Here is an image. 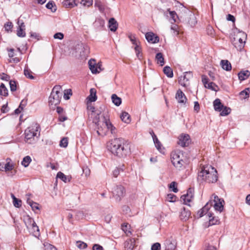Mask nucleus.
Segmentation results:
<instances>
[{
    "label": "nucleus",
    "instance_id": "nucleus-1",
    "mask_svg": "<svg viewBox=\"0 0 250 250\" xmlns=\"http://www.w3.org/2000/svg\"><path fill=\"white\" fill-rule=\"evenodd\" d=\"M107 148L113 155L124 158L131 153L130 142L123 138H116L107 143Z\"/></svg>",
    "mask_w": 250,
    "mask_h": 250
},
{
    "label": "nucleus",
    "instance_id": "nucleus-2",
    "mask_svg": "<svg viewBox=\"0 0 250 250\" xmlns=\"http://www.w3.org/2000/svg\"><path fill=\"white\" fill-rule=\"evenodd\" d=\"M197 179L202 183H215L218 180L217 171L210 165L203 166L198 172Z\"/></svg>",
    "mask_w": 250,
    "mask_h": 250
},
{
    "label": "nucleus",
    "instance_id": "nucleus-3",
    "mask_svg": "<svg viewBox=\"0 0 250 250\" xmlns=\"http://www.w3.org/2000/svg\"><path fill=\"white\" fill-rule=\"evenodd\" d=\"M40 126L36 123H33L24 131V141L28 144H34L39 140L40 135Z\"/></svg>",
    "mask_w": 250,
    "mask_h": 250
},
{
    "label": "nucleus",
    "instance_id": "nucleus-4",
    "mask_svg": "<svg viewBox=\"0 0 250 250\" xmlns=\"http://www.w3.org/2000/svg\"><path fill=\"white\" fill-rule=\"evenodd\" d=\"M62 92L61 85H56L54 86L49 97L48 103L50 108L54 109L55 106L60 103L62 95Z\"/></svg>",
    "mask_w": 250,
    "mask_h": 250
},
{
    "label": "nucleus",
    "instance_id": "nucleus-5",
    "mask_svg": "<svg viewBox=\"0 0 250 250\" xmlns=\"http://www.w3.org/2000/svg\"><path fill=\"white\" fill-rule=\"evenodd\" d=\"M106 117L104 115L100 116V114L97 113L93 118V122L96 125L97 132L98 135L102 134L106 128Z\"/></svg>",
    "mask_w": 250,
    "mask_h": 250
},
{
    "label": "nucleus",
    "instance_id": "nucleus-6",
    "mask_svg": "<svg viewBox=\"0 0 250 250\" xmlns=\"http://www.w3.org/2000/svg\"><path fill=\"white\" fill-rule=\"evenodd\" d=\"M113 196L117 202L121 201L125 195V190L124 187L121 185L117 186L112 191Z\"/></svg>",
    "mask_w": 250,
    "mask_h": 250
},
{
    "label": "nucleus",
    "instance_id": "nucleus-7",
    "mask_svg": "<svg viewBox=\"0 0 250 250\" xmlns=\"http://www.w3.org/2000/svg\"><path fill=\"white\" fill-rule=\"evenodd\" d=\"M190 142V136L187 134H182L178 137V144L182 147L188 146Z\"/></svg>",
    "mask_w": 250,
    "mask_h": 250
},
{
    "label": "nucleus",
    "instance_id": "nucleus-8",
    "mask_svg": "<svg viewBox=\"0 0 250 250\" xmlns=\"http://www.w3.org/2000/svg\"><path fill=\"white\" fill-rule=\"evenodd\" d=\"M192 77L191 72H186L183 76H181L179 80V83L182 86L186 87L189 84V80Z\"/></svg>",
    "mask_w": 250,
    "mask_h": 250
},
{
    "label": "nucleus",
    "instance_id": "nucleus-9",
    "mask_svg": "<svg viewBox=\"0 0 250 250\" xmlns=\"http://www.w3.org/2000/svg\"><path fill=\"white\" fill-rule=\"evenodd\" d=\"M212 206V202L210 200L197 212V216L198 218H201L206 214H208L209 212V210Z\"/></svg>",
    "mask_w": 250,
    "mask_h": 250
},
{
    "label": "nucleus",
    "instance_id": "nucleus-10",
    "mask_svg": "<svg viewBox=\"0 0 250 250\" xmlns=\"http://www.w3.org/2000/svg\"><path fill=\"white\" fill-rule=\"evenodd\" d=\"M193 191L194 189L193 188H189L187 191V194L181 196L184 204L189 205L188 204L193 198Z\"/></svg>",
    "mask_w": 250,
    "mask_h": 250
},
{
    "label": "nucleus",
    "instance_id": "nucleus-11",
    "mask_svg": "<svg viewBox=\"0 0 250 250\" xmlns=\"http://www.w3.org/2000/svg\"><path fill=\"white\" fill-rule=\"evenodd\" d=\"M177 242L175 239L170 237L165 241V250H175L176 248Z\"/></svg>",
    "mask_w": 250,
    "mask_h": 250
},
{
    "label": "nucleus",
    "instance_id": "nucleus-12",
    "mask_svg": "<svg viewBox=\"0 0 250 250\" xmlns=\"http://www.w3.org/2000/svg\"><path fill=\"white\" fill-rule=\"evenodd\" d=\"M212 203H214L213 207L216 210L221 212L223 209V205L222 203L224 202L223 200H221L216 195H214V199L211 201Z\"/></svg>",
    "mask_w": 250,
    "mask_h": 250
},
{
    "label": "nucleus",
    "instance_id": "nucleus-13",
    "mask_svg": "<svg viewBox=\"0 0 250 250\" xmlns=\"http://www.w3.org/2000/svg\"><path fill=\"white\" fill-rule=\"evenodd\" d=\"M146 39L148 42L151 43H157L159 42V38L153 32H147L145 35Z\"/></svg>",
    "mask_w": 250,
    "mask_h": 250
},
{
    "label": "nucleus",
    "instance_id": "nucleus-14",
    "mask_svg": "<svg viewBox=\"0 0 250 250\" xmlns=\"http://www.w3.org/2000/svg\"><path fill=\"white\" fill-rule=\"evenodd\" d=\"M231 42L234 46L237 49H241L244 46V43L242 42V40L239 37V36L234 35V37L231 40Z\"/></svg>",
    "mask_w": 250,
    "mask_h": 250
},
{
    "label": "nucleus",
    "instance_id": "nucleus-15",
    "mask_svg": "<svg viewBox=\"0 0 250 250\" xmlns=\"http://www.w3.org/2000/svg\"><path fill=\"white\" fill-rule=\"evenodd\" d=\"M171 162L184 158L183 153L180 150H174L171 152L170 154Z\"/></svg>",
    "mask_w": 250,
    "mask_h": 250
},
{
    "label": "nucleus",
    "instance_id": "nucleus-16",
    "mask_svg": "<svg viewBox=\"0 0 250 250\" xmlns=\"http://www.w3.org/2000/svg\"><path fill=\"white\" fill-rule=\"evenodd\" d=\"M175 98L179 103L185 104L187 99L185 94L181 89H178L176 93Z\"/></svg>",
    "mask_w": 250,
    "mask_h": 250
},
{
    "label": "nucleus",
    "instance_id": "nucleus-17",
    "mask_svg": "<svg viewBox=\"0 0 250 250\" xmlns=\"http://www.w3.org/2000/svg\"><path fill=\"white\" fill-rule=\"evenodd\" d=\"M190 215L191 213L189 210L186 208L185 207L181 209L180 214V218L181 220L186 221L189 219Z\"/></svg>",
    "mask_w": 250,
    "mask_h": 250
},
{
    "label": "nucleus",
    "instance_id": "nucleus-18",
    "mask_svg": "<svg viewBox=\"0 0 250 250\" xmlns=\"http://www.w3.org/2000/svg\"><path fill=\"white\" fill-rule=\"evenodd\" d=\"M118 24L113 18H110L108 21V27L111 31L115 32L118 28Z\"/></svg>",
    "mask_w": 250,
    "mask_h": 250
},
{
    "label": "nucleus",
    "instance_id": "nucleus-19",
    "mask_svg": "<svg viewBox=\"0 0 250 250\" xmlns=\"http://www.w3.org/2000/svg\"><path fill=\"white\" fill-rule=\"evenodd\" d=\"M135 242L134 238L127 239L125 242V248L126 250H133L135 246Z\"/></svg>",
    "mask_w": 250,
    "mask_h": 250
},
{
    "label": "nucleus",
    "instance_id": "nucleus-20",
    "mask_svg": "<svg viewBox=\"0 0 250 250\" xmlns=\"http://www.w3.org/2000/svg\"><path fill=\"white\" fill-rule=\"evenodd\" d=\"M172 163L173 165L178 170H181L184 168L186 165V162L184 160V158L177 161L176 160Z\"/></svg>",
    "mask_w": 250,
    "mask_h": 250
},
{
    "label": "nucleus",
    "instance_id": "nucleus-21",
    "mask_svg": "<svg viewBox=\"0 0 250 250\" xmlns=\"http://www.w3.org/2000/svg\"><path fill=\"white\" fill-rule=\"evenodd\" d=\"M239 80L241 81L245 80L250 76V72L249 70L241 71L238 74Z\"/></svg>",
    "mask_w": 250,
    "mask_h": 250
},
{
    "label": "nucleus",
    "instance_id": "nucleus-22",
    "mask_svg": "<svg viewBox=\"0 0 250 250\" xmlns=\"http://www.w3.org/2000/svg\"><path fill=\"white\" fill-rule=\"evenodd\" d=\"M24 222L27 229H30L32 225H34V220L29 216L27 215L24 217Z\"/></svg>",
    "mask_w": 250,
    "mask_h": 250
},
{
    "label": "nucleus",
    "instance_id": "nucleus-23",
    "mask_svg": "<svg viewBox=\"0 0 250 250\" xmlns=\"http://www.w3.org/2000/svg\"><path fill=\"white\" fill-rule=\"evenodd\" d=\"M221 65L222 68L226 71H229L231 70V65L230 62L228 60H222Z\"/></svg>",
    "mask_w": 250,
    "mask_h": 250
},
{
    "label": "nucleus",
    "instance_id": "nucleus-24",
    "mask_svg": "<svg viewBox=\"0 0 250 250\" xmlns=\"http://www.w3.org/2000/svg\"><path fill=\"white\" fill-rule=\"evenodd\" d=\"M213 106L215 110L220 112L224 105L221 102V101L219 99H215L213 102Z\"/></svg>",
    "mask_w": 250,
    "mask_h": 250
},
{
    "label": "nucleus",
    "instance_id": "nucleus-25",
    "mask_svg": "<svg viewBox=\"0 0 250 250\" xmlns=\"http://www.w3.org/2000/svg\"><path fill=\"white\" fill-rule=\"evenodd\" d=\"M57 178H60L65 183L70 182L71 179V177L70 176H66L61 171L57 173Z\"/></svg>",
    "mask_w": 250,
    "mask_h": 250
},
{
    "label": "nucleus",
    "instance_id": "nucleus-26",
    "mask_svg": "<svg viewBox=\"0 0 250 250\" xmlns=\"http://www.w3.org/2000/svg\"><path fill=\"white\" fill-rule=\"evenodd\" d=\"M106 128L108 130H110L112 134H115L116 133V128L113 126V125L109 121V118L106 117Z\"/></svg>",
    "mask_w": 250,
    "mask_h": 250
},
{
    "label": "nucleus",
    "instance_id": "nucleus-27",
    "mask_svg": "<svg viewBox=\"0 0 250 250\" xmlns=\"http://www.w3.org/2000/svg\"><path fill=\"white\" fill-rule=\"evenodd\" d=\"M167 11L168 12L170 20L172 21H171V23H173L176 22L178 19V17L176 12L174 11H170L169 9H167Z\"/></svg>",
    "mask_w": 250,
    "mask_h": 250
},
{
    "label": "nucleus",
    "instance_id": "nucleus-28",
    "mask_svg": "<svg viewBox=\"0 0 250 250\" xmlns=\"http://www.w3.org/2000/svg\"><path fill=\"white\" fill-rule=\"evenodd\" d=\"M120 118L123 122L126 124H129L131 121L130 116L126 112H123Z\"/></svg>",
    "mask_w": 250,
    "mask_h": 250
},
{
    "label": "nucleus",
    "instance_id": "nucleus-29",
    "mask_svg": "<svg viewBox=\"0 0 250 250\" xmlns=\"http://www.w3.org/2000/svg\"><path fill=\"white\" fill-rule=\"evenodd\" d=\"M155 59L157 61V63L160 64V66H163L165 64V61L163 55L162 53H158L156 54Z\"/></svg>",
    "mask_w": 250,
    "mask_h": 250
},
{
    "label": "nucleus",
    "instance_id": "nucleus-30",
    "mask_svg": "<svg viewBox=\"0 0 250 250\" xmlns=\"http://www.w3.org/2000/svg\"><path fill=\"white\" fill-rule=\"evenodd\" d=\"M90 95L87 97L88 100L91 102L96 101L97 99L96 90L94 88H91L90 90Z\"/></svg>",
    "mask_w": 250,
    "mask_h": 250
},
{
    "label": "nucleus",
    "instance_id": "nucleus-31",
    "mask_svg": "<svg viewBox=\"0 0 250 250\" xmlns=\"http://www.w3.org/2000/svg\"><path fill=\"white\" fill-rule=\"evenodd\" d=\"M34 225H32L30 228V231L33 234V235L36 237H38L40 236V230L38 226L36 225V223Z\"/></svg>",
    "mask_w": 250,
    "mask_h": 250
},
{
    "label": "nucleus",
    "instance_id": "nucleus-32",
    "mask_svg": "<svg viewBox=\"0 0 250 250\" xmlns=\"http://www.w3.org/2000/svg\"><path fill=\"white\" fill-rule=\"evenodd\" d=\"M8 95V91L5 85L1 83L0 85V95L1 96L7 97Z\"/></svg>",
    "mask_w": 250,
    "mask_h": 250
},
{
    "label": "nucleus",
    "instance_id": "nucleus-33",
    "mask_svg": "<svg viewBox=\"0 0 250 250\" xmlns=\"http://www.w3.org/2000/svg\"><path fill=\"white\" fill-rule=\"evenodd\" d=\"M112 102L116 106H119L122 103L121 99L118 97L116 94H113L111 96Z\"/></svg>",
    "mask_w": 250,
    "mask_h": 250
},
{
    "label": "nucleus",
    "instance_id": "nucleus-34",
    "mask_svg": "<svg viewBox=\"0 0 250 250\" xmlns=\"http://www.w3.org/2000/svg\"><path fill=\"white\" fill-rule=\"evenodd\" d=\"M11 197L13 199V203L16 208H20L21 206L22 202L21 200L17 198L14 194H11Z\"/></svg>",
    "mask_w": 250,
    "mask_h": 250
},
{
    "label": "nucleus",
    "instance_id": "nucleus-35",
    "mask_svg": "<svg viewBox=\"0 0 250 250\" xmlns=\"http://www.w3.org/2000/svg\"><path fill=\"white\" fill-rule=\"evenodd\" d=\"M163 72L169 78H172L173 76L172 69L168 66L164 67Z\"/></svg>",
    "mask_w": 250,
    "mask_h": 250
},
{
    "label": "nucleus",
    "instance_id": "nucleus-36",
    "mask_svg": "<svg viewBox=\"0 0 250 250\" xmlns=\"http://www.w3.org/2000/svg\"><path fill=\"white\" fill-rule=\"evenodd\" d=\"M63 5L66 8H72L77 5L75 0H66L63 2Z\"/></svg>",
    "mask_w": 250,
    "mask_h": 250
},
{
    "label": "nucleus",
    "instance_id": "nucleus-37",
    "mask_svg": "<svg viewBox=\"0 0 250 250\" xmlns=\"http://www.w3.org/2000/svg\"><path fill=\"white\" fill-rule=\"evenodd\" d=\"M208 216L209 218V224L210 225H216L219 222V220L217 219H215L214 217L212 216V214L210 212H209L208 214Z\"/></svg>",
    "mask_w": 250,
    "mask_h": 250
},
{
    "label": "nucleus",
    "instance_id": "nucleus-38",
    "mask_svg": "<svg viewBox=\"0 0 250 250\" xmlns=\"http://www.w3.org/2000/svg\"><path fill=\"white\" fill-rule=\"evenodd\" d=\"M250 88H246L240 92L239 95L243 99H245L249 97Z\"/></svg>",
    "mask_w": 250,
    "mask_h": 250
},
{
    "label": "nucleus",
    "instance_id": "nucleus-39",
    "mask_svg": "<svg viewBox=\"0 0 250 250\" xmlns=\"http://www.w3.org/2000/svg\"><path fill=\"white\" fill-rule=\"evenodd\" d=\"M46 7L48 9H50L52 12H55L56 10V6L53 1H49L46 4Z\"/></svg>",
    "mask_w": 250,
    "mask_h": 250
},
{
    "label": "nucleus",
    "instance_id": "nucleus-40",
    "mask_svg": "<svg viewBox=\"0 0 250 250\" xmlns=\"http://www.w3.org/2000/svg\"><path fill=\"white\" fill-rule=\"evenodd\" d=\"M32 72L28 68V67H25L24 70V74L26 78L30 79H34V77L32 75Z\"/></svg>",
    "mask_w": 250,
    "mask_h": 250
},
{
    "label": "nucleus",
    "instance_id": "nucleus-41",
    "mask_svg": "<svg viewBox=\"0 0 250 250\" xmlns=\"http://www.w3.org/2000/svg\"><path fill=\"white\" fill-rule=\"evenodd\" d=\"M27 203L29 204L31 207L32 208L33 210H35V209H39V204L37 203L33 202L32 200L28 199L27 200Z\"/></svg>",
    "mask_w": 250,
    "mask_h": 250
},
{
    "label": "nucleus",
    "instance_id": "nucleus-42",
    "mask_svg": "<svg viewBox=\"0 0 250 250\" xmlns=\"http://www.w3.org/2000/svg\"><path fill=\"white\" fill-rule=\"evenodd\" d=\"M31 162V157L29 156H26V157L23 158L21 162V165L23 166L24 167H27V166H28Z\"/></svg>",
    "mask_w": 250,
    "mask_h": 250
},
{
    "label": "nucleus",
    "instance_id": "nucleus-43",
    "mask_svg": "<svg viewBox=\"0 0 250 250\" xmlns=\"http://www.w3.org/2000/svg\"><path fill=\"white\" fill-rule=\"evenodd\" d=\"M220 112V115L222 116H225L229 115L231 111V109L229 107H228L227 106H223L222 110Z\"/></svg>",
    "mask_w": 250,
    "mask_h": 250
},
{
    "label": "nucleus",
    "instance_id": "nucleus-44",
    "mask_svg": "<svg viewBox=\"0 0 250 250\" xmlns=\"http://www.w3.org/2000/svg\"><path fill=\"white\" fill-rule=\"evenodd\" d=\"M95 6L98 7L101 12H103L104 10V5L100 0H95Z\"/></svg>",
    "mask_w": 250,
    "mask_h": 250
},
{
    "label": "nucleus",
    "instance_id": "nucleus-45",
    "mask_svg": "<svg viewBox=\"0 0 250 250\" xmlns=\"http://www.w3.org/2000/svg\"><path fill=\"white\" fill-rule=\"evenodd\" d=\"M166 199L168 202H173L176 201L177 197L174 194L170 193L167 195Z\"/></svg>",
    "mask_w": 250,
    "mask_h": 250
},
{
    "label": "nucleus",
    "instance_id": "nucleus-46",
    "mask_svg": "<svg viewBox=\"0 0 250 250\" xmlns=\"http://www.w3.org/2000/svg\"><path fill=\"white\" fill-rule=\"evenodd\" d=\"M174 23H172V25L171 26L170 29L174 35H177L179 34V27L178 25Z\"/></svg>",
    "mask_w": 250,
    "mask_h": 250
},
{
    "label": "nucleus",
    "instance_id": "nucleus-47",
    "mask_svg": "<svg viewBox=\"0 0 250 250\" xmlns=\"http://www.w3.org/2000/svg\"><path fill=\"white\" fill-rule=\"evenodd\" d=\"M129 227H130V226L128 225L127 224H124L122 226V229L126 233V234L127 235H128L129 234H131V231L128 230Z\"/></svg>",
    "mask_w": 250,
    "mask_h": 250
},
{
    "label": "nucleus",
    "instance_id": "nucleus-48",
    "mask_svg": "<svg viewBox=\"0 0 250 250\" xmlns=\"http://www.w3.org/2000/svg\"><path fill=\"white\" fill-rule=\"evenodd\" d=\"M169 188L170 189H172V190L175 193H177L178 191V189L177 187V183L175 182H171L169 186Z\"/></svg>",
    "mask_w": 250,
    "mask_h": 250
},
{
    "label": "nucleus",
    "instance_id": "nucleus-49",
    "mask_svg": "<svg viewBox=\"0 0 250 250\" xmlns=\"http://www.w3.org/2000/svg\"><path fill=\"white\" fill-rule=\"evenodd\" d=\"M25 29L17 28V35L19 37H24L26 35Z\"/></svg>",
    "mask_w": 250,
    "mask_h": 250
},
{
    "label": "nucleus",
    "instance_id": "nucleus-50",
    "mask_svg": "<svg viewBox=\"0 0 250 250\" xmlns=\"http://www.w3.org/2000/svg\"><path fill=\"white\" fill-rule=\"evenodd\" d=\"M128 37L129 38V39H130V41L133 44L135 45V46H136V45L139 44H138L139 42L137 41L134 35L130 34L128 36Z\"/></svg>",
    "mask_w": 250,
    "mask_h": 250
},
{
    "label": "nucleus",
    "instance_id": "nucleus-51",
    "mask_svg": "<svg viewBox=\"0 0 250 250\" xmlns=\"http://www.w3.org/2000/svg\"><path fill=\"white\" fill-rule=\"evenodd\" d=\"M72 93L71 89H68L65 90L64 92L63 98L65 100H68L70 98L69 96L72 95Z\"/></svg>",
    "mask_w": 250,
    "mask_h": 250
},
{
    "label": "nucleus",
    "instance_id": "nucleus-52",
    "mask_svg": "<svg viewBox=\"0 0 250 250\" xmlns=\"http://www.w3.org/2000/svg\"><path fill=\"white\" fill-rule=\"evenodd\" d=\"M134 49L136 54V56L139 59H140V58L142 57V55H140V53L141 52V48L139 44L136 45V46H135L134 47Z\"/></svg>",
    "mask_w": 250,
    "mask_h": 250
},
{
    "label": "nucleus",
    "instance_id": "nucleus-53",
    "mask_svg": "<svg viewBox=\"0 0 250 250\" xmlns=\"http://www.w3.org/2000/svg\"><path fill=\"white\" fill-rule=\"evenodd\" d=\"M81 3L84 6L89 7L92 5L93 0H82Z\"/></svg>",
    "mask_w": 250,
    "mask_h": 250
},
{
    "label": "nucleus",
    "instance_id": "nucleus-54",
    "mask_svg": "<svg viewBox=\"0 0 250 250\" xmlns=\"http://www.w3.org/2000/svg\"><path fill=\"white\" fill-rule=\"evenodd\" d=\"M4 28L6 31H11L12 28H13V24L10 21H8L4 24Z\"/></svg>",
    "mask_w": 250,
    "mask_h": 250
},
{
    "label": "nucleus",
    "instance_id": "nucleus-55",
    "mask_svg": "<svg viewBox=\"0 0 250 250\" xmlns=\"http://www.w3.org/2000/svg\"><path fill=\"white\" fill-rule=\"evenodd\" d=\"M68 145L67 138H63L60 141V146L61 147H66Z\"/></svg>",
    "mask_w": 250,
    "mask_h": 250
},
{
    "label": "nucleus",
    "instance_id": "nucleus-56",
    "mask_svg": "<svg viewBox=\"0 0 250 250\" xmlns=\"http://www.w3.org/2000/svg\"><path fill=\"white\" fill-rule=\"evenodd\" d=\"M9 85L11 91H15L17 89L16 83L14 81H10Z\"/></svg>",
    "mask_w": 250,
    "mask_h": 250
},
{
    "label": "nucleus",
    "instance_id": "nucleus-57",
    "mask_svg": "<svg viewBox=\"0 0 250 250\" xmlns=\"http://www.w3.org/2000/svg\"><path fill=\"white\" fill-rule=\"evenodd\" d=\"M236 36H239L241 39L242 40V42L244 43L245 42V41L247 38V35L245 33L243 32H239L237 33Z\"/></svg>",
    "mask_w": 250,
    "mask_h": 250
},
{
    "label": "nucleus",
    "instance_id": "nucleus-58",
    "mask_svg": "<svg viewBox=\"0 0 250 250\" xmlns=\"http://www.w3.org/2000/svg\"><path fill=\"white\" fill-rule=\"evenodd\" d=\"M77 246L79 248L81 249H85L87 247V245L85 243L82 241H77Z\"/></svg>",
    "mask_w": 250,
    "mask_h": 250
},
{
    "label": "nucleus",
    "instance_id": "nucleus-59",
    "mask_svg": "<svg viewBox=\"0 0 250 250\" xmlns=\"http://www.w3.org/2000/svg\"><path fill=\"white\" fill-rule=\"evenodd\" d=\"M90 70H91V72L93 74H96L97 73H99L100 71L98 70V64H96L95 65H91V66L89 67Z\"/></svg>",
    "mask_w": 250,
    "mask_h": 250
},
{
    "label": "nucleus",
    "instance_id": "nucleus-60",
    "mask_svg": "<svg viewBox=\"0 0 250 250\" xmlns=\"http://www.w3.org/2000/svg\"><path fill=\"white\" fill-rule=\"evenodd\" d=\"M18 25V28L25 29V26L23 21L20 19H18L17 21Z\"/></svg>",
    "mask_w": 250,
    "mask_h": 250
},
{
    "label": "nucleus",
    "instance_id": "nucleus-61",
    "mask_svg": "<svg viewBox=\"0 0 250 250\" xmlns=\"http://www.w3.org/2000/svg\"><path fill=\"white\" fill-rule=\"evenodd\" d=\"M13 166L9 162L6 163L4 165V169L5 171L11 170L13 169Z\"/></svg>",
    "mask_w": 250,
    "mask_h": 250
},
{
    "label": "nucleus",
    "instance_id": "nucleus-62",
    "mask_svg": "<svg viewBox=\"0 0 250 250\" xmlns=\"http://www.w3.org/2000/svg\"><path fill=\"white\" fill-rule=\"evenodd\" d=\"M161 249V245L159 243H155L153 244L151 248V250H160Z\"/></svg>",
    "mask_w": 250,
    "mask_h": 250
},
{
    "label": "nucleus",
    "instance_id": "nucleus-63",
    "mask_svg": "<svg viewBox=\"0 0 250 250\" xmlns=\"http://www.w3.org/2000/svg\"><path fill=\"white\" fill-rule=\"evenodd\" d=\"M155 146L157 148V149L161 152V153H164V148L162 146V145H161L160 142H158L155 145Z\"/></svg>",
    "mask_w": 250,
    "mask_h": 250
},
{
    "label": "nucleus",
    "instance_id": "nucleus-64",
    "mask_svg": "<svg viewBox=\"0 0 250 250\" xmlns=\"http://www.w3.org/2000/svg\"><path fill=\"white\" fill-rule=\"evenodd\" d=\"M44 246L45 250H57L54 246L51 244H46Z\"/></svg>",
    "mask_w": 250,
    "mask_h": 250
}]
</instances>
